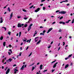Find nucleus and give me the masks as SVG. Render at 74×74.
<instances>
[{"label": "nucleus", "mask_w": 74, "mask_h": 74, "mask_svg": "<svg viewBox=\"0 0 74 74\" xmlns=\"http://www.w3.org/2000/svg\"><path fill=\"white\" fill-rule=\"evenodd\" d=\"M45 9H46V8H45V7H43V10H45Z\"/></svg>", "instance_id": "473e14b6"}, {"label": "nucleus", "mask_w": 74, "mask_h": 74, "mask_svg": "<svg viewBox=\"0 0 74 74\" xmlns=\"http://www.w3.org/2000/svg\"><path fill=\"white\" fill-rule=\"evenodd\" d=\"M11 61H12V58H9L6 60V62L8 63L9 62H11Z\"/></svg>", "instance_id": "f03ea898"}, {"label": "nucleus", "mask_w": 74, "mask_h": 74, "mask_svg": "<svg viewBox=\"0 0 74 74\" xmlns=\"http://www.w3.org/2000/svg\"><path fill=\"white\" fill-rule=\"evenodd\" d=\"M39 38V37H35V42H37V41H38V39H37V40H36V39H37V38Z\"/></svg>", "instance_id": "9d476101"}, {"label": "nucleus", "mask_w": 74, "mask_h": 74, "mask_svg": "<svg viewBox=\"0 0 74 74\" xmlns=\"http://www.w3.org/2000/svg\"><path fill=\"white\" fill-rule=\"evenodd\" d=\"M54 71H55V70H53V69L51 71L52 73H53Z\"/></svg>", "instance_id": "37998d69"}, {"label": "nucleus", "mask_w": 74, "mask_h": 74, "mask_svg": "<svg viewBox=\"0 0 74 74\" xmlns=\"http://www.w3.org/2000/svg\"><path fill=\"white\" fill-rule=\"evenodd\" d=\"M9 51H10L11 52V53H12V50H11V49H10L9 50Z\"/></svg>", "instance_id": "f704fd0d"}, {"label": "nucleus", "mask_w": 74, "mask_h": 74, "mask_svg": "<svg viewBox=\"0 0 74 74\" xmlns=\"http://www.w3.org/2000/svg\"><path fill=\"white\" fill-rule=\"evenodd\" d=\"M45 71H47V70H44V71H43V72H44V73H45Z\"/></svg>", "instance_id": "4d7b16f0"}, {"label": "nucleus", "mask_w": 74, "mask_h": 74, "mask_svg": "<svg viewBox=\"0 0 74 74\" xmlns=\"http://www.w3.org/2000/svg\"><path fill=\"white\" fill-rule=\"evenodd\" d=\"M9 47H10V48H12V46L11 45H9Z\"/></svg>", "instance_id": "58836bf2"}, {"label": "nucleus", "mask_w": 74, "mask_h": 74, "mask_svg": "<svg viewBox=\"0 0 74 74\" xmlns=\"http://www.w3.org/2000/svg\"><path fill=\"white\" fill-rule=\"evenodd\" d=\"M69 67V64H67L65 66V69H66L67 67Z\"/></svg>", "instance_id": "ddd939ff"}, {"label": "nucleus", "mask_w": 74, "mask_h": 74, "mask_svg": "<svg viewBox=\"0 0 74 74\" xmlns=\"http://www.w3.org/2000/svg\"><path fill=\"white\" fill-rule=\"evenodd\" d=\"M32 29L31 27H29L28 28V32H29V31H30V29Z\"/></svg>", "instance_id": "4468645a"}, {"label": "nucleus", "mask_w": 74, "mask_h": 74, "mask_svg": "<svg viewBox=\"0 0 74 74\" xmlns=\"http://www.w3.org/2000/svg\"><path fill=\"white\" fill-rule=\"evenodd\" d=\"M13 16V13H12L10 14V19H11V18H12V17Z\"/></svg>", "instance_id": "6e6552de"}, {"label": "nucleus", "mask_w": 74, "mask_h": 74, "mask_svg": "<svg viewBox=\"0 0 74 74\" xmlns=\"http://www.w3.org/2000/svg\"><path fill=\"white\" fill-rule=\"evenodd\" d=\"M58 63V62H56L53 65V68H55L56 67V64Z\"/></svg>", "instance_id": "20e7f679"}, {"label": "nucleus", "mask_w": 74, "mask_h": 74, "mask_svg": "<svg viewBox=\"0 0 74 74\" xmlns=\"http://www.w3.org/2000/svg\"><path fill=\"white\" fill-rule=\"evenodd\" d=\"M8 69V67H6V68L5 69V71H6V70Z\"/></svg>", "instance_id": "c03bdc74"}, {"label": "nucleus", "mask_w": 74, "mask_h": 74, "mask_svg": "<svg viewBox=\"0 0 74 74\" xmlns=\"http://www.w3.org/2000/svg\"><path fill=\"white\" fill-rule=\"evenodd\" d=\"M51 45H49V46L48 47V48H51Z\"/></svg>", "instance_id": "6e6d98bb"}, {"label": "nucleus", "mask_w": 74, "mask_h": 74, "mask_svg": "<svg viewBox=\"0 0 74 74\" xmlns=\"http://www.w3.org/2000/svg\"><path fill=\"white\" fill-rule=\"evenodd\" d=\"M24 19H25V20H26L27 19H28V17H25L23 18Z\"/></svg>", "instance_id": "a878e982"}, {"label": "nucleus", "mask_w": 74, "mask_h": 74, "mask_svg": "<svg viewBox=\"0 0 74 74\" xmlns=\"http://www.w3.org/2000/svg\"><path fill=\"white\" fill-rule=\"evenodd\" d=\"M34 34L35 35L37 34V31H35V32Z\"/></svg>", "instance_id": "72a5a7b5"}, {"label": "nucleus", "mask_w": 74, "mask_h": 74, "mask_svg": "<svg viewBox=\"0 0 74 74\" xmlns=\"http://www.w3.org/2000/svg\"><path fill=\"white\" fill-rule=\"evenodd\" d=\"M17 18L18 19H19V18H21V16H18Z\"/></svg>", "instance_id": "a18cd8bd"}, {"label": "nucleus", "mask_w": 74, "mask_h": 74, "mask_svg": "<svg viewBox=\"0 0 74 74\" xmlns=\"http://www.w3.org/2000/svg\"><path fill=\"white\" fill-rule=\"evenodd\" d=\"M34 63H33V64H31L30 65V66H33V65H34Z\"/></svg>", "instance_id": "e433bc0d"}, {"label": "nucleus", "mask_w": 74, "mask_h": 74, "mask_svg": "<svg viewBox=\"0 0 74 74\" xmlns=\"http://www.w3.org/2000/svg\"><path fill=\"white\" fill-rule=\"evenodd\" d=\"M18 35H19V33H18L16 35V36H18Z\"/></svg>", "instance_id": "69168bd1"}, {"label": "nucleus", "mask_w": 74, "mask_h": 74, "mask_svg": "<svg viewBox=\"0 0 74 74\" xmlns=\"http://www.w3.org/2000/svg\"><path fill=\"white\" fill-rule=\"evenodd\" d=\"M72 56V54H71V55H69V56H68V57L69 58H70V57H71V56Z\"/></svg>", "instance_id": "c85d7f7f"}, {"label": "nucleus", "mask_w": 74, "mask_h": 74, "mask_svg": "<svg viewBox=\"0 0 74 74\" xmlns=\"http://www.w3.org/2000/svg\"><path fill=\"white\" fill-rule=\"evenodd\" d=\"M18 71V69H14V74H16V72Z\"/></svg>", "instance_id": "0eeeda50"}, {"label": "nucleus", "mask_w": 74, "mask_h": 74, "mask_svg": "<svg viewBox=\"0 0 74 74\" xmlns=\"http://www.w3.org/2000/svg\"><path fill=\"white\" fill-rule=\"evenodd\" d=\"M30 41H31V39H29V43H30Z\"/></svg>", "instance_id": "13d9d810"}, {"label": "nucleus", "mask_w": 74, "mask_h": 74, "mask_svg": "<svg viewBox=\"0 0 74 74\" xmlns=\"http://www.w3.org/2000/svg\"><path fill=\"white\" fill-rule=\"evenodd\" d=\"M4 29H5V31H6V30H7V28H6V27H5Z\"/></svg>", "instance_id": "3c124183"}, {"label": "nucleus", "mask_w": 74, "mask_h": 74, "mask_svg": "<svg viewBox=\"0 0 74 74\" xmlns=\"http://www.w3.org/2000/svg\"><path fill=\"white\" fill-rule=\"evenodd\" d=\"M21 32H20L19 33V37H21Z\"/></svg>", "instance_id": "4be33fe9"}, {"label": "nucleus", "mask_w": 74, "mask_h": 74, "mask_svg": "<svg viewBox=\"0 0 74 74\" xmlns=\"http://www.w3.org/2000/svg\"><path fill=\"white\" fill-rule=\"evenodd\" d=\"M32 55V53H31L29 55V56H30Z\"/></svg>", "instance_id": "680f3d73"}, {"label": "nucleus", "mask_w": 74, "mask_h": 74, "mask_svg": "<svg viewBox=\"0 0 74 74\" xmlns=\"http://www.w3.org/2000/svg\"><path fill=\"white\" fill-rule=\"evenodd\" d=\"M32 26H33V24H31L30 25L29 27H32Z\"/></svg>", "instance_id": "b1692460"}, {"label": "nucleus", "mask_w": 74, "mask_h": 74, "mask_svg": "<svg viewBox=\"0 0 74 74\" xmlns=\"http://www.w3.org/2000/svg\"><path fill=\"white\" fill-rule=\"evenodd\" d=\"M3 39V36H1L0 38V40H2Z\"/></svg>", "instance_id": "6ab92c4d"}, {"label": "nucleus", "mask_w": 74, "mask_h": 74, "mask_svg": "<svg viewBox=\"0 0 74 74\" xmlns=\"http://www.w3.org/2000/svg\"><path fill=\"white\" fill-rule=\"evenodd\" d=\"M36 66H35V67H33L32 68V71H33V70H34V67H36Z\"/></svg>", "instance_id": "aec40b11"}, {"label": "nucleus", "mask_w": 74, "mask_h": 74, "mask_svg": "<svg viewBox=\"0 0 74 74\" xmlns=\"http://www.w3.org/2000/svg\"><path fill=\"white\" fill-rule=\"evenodd\" d=\"M10 69H8L6 72V74H8V73H9L10 72Z\"/></svg>", "instance_id": "7ed1b4c3"}, {"label": "nucleus", "mask_w": 74, "mask_h": 74, "mask_svg": "<svg viewBox=\"0 0 74 74\" xmlns=\"http://www.w3.org/2000/svg\"><path fill=\"white\" fill-rule=\"evenodd\" d=\"M60 10H57L56 11V13H57V12H59Z\"/></svg>", "instance_id": "a19ab883"}, {"label": "nucleus", "mask_w": 74, "mask_h": 74, "mask_svg": "<svg viewBox=\"0 0 74 74\" xmlns=\"http://www.w3.org/2000/svg\"><path fill=\"white\" fill-rule=\"evenodd\" d=\"M8 54H9V55H11V53L8 52Z\"/></svg>", "instance_id": "09e8293b"}, {"label": "nucleus", "mask_w": 74, "mask_h": 74, "mask_svg": "<svg viewBox=\"0 0 74 74\" xmlns=\"http://www.w3.org/2000/svg\"><path fill=\"white\" fill-rule=\"evenodd\" d=\"M63 16H62L60 18V19H63Z\"/></svg>", "instance_id": "7c9ffc66"}, {"label": "nucleus", "mask_w": 74, "mask_h": 74, "mask_svg": "<svg viewBox=\"0 0 74 74\" xmlns=\"http://www.w3.org/2000/svg\"><path fill=\"white\" fill-rule=\"evenodd\" d=\"M40 64V62H38V63L36 65H38Z\"/></svg>", "instance_id": "338daca9"}, {"label": "nucleus", "mask_w": 74, "mask_h": 74, "mask_svg": "<svg viewBox=\"0 0 74 74\" xmlns=\"http://www.w3.org/2000/svg\"><path fill=\"white\" fill-rule=\"evenodd\" d=\"M3 47H5V42H4L3 44Z\"/></svg>", "instance_id": "412c9836"}, {"label": "nucleus", "mask_w": 74, "mask_h": 74, "mask_svg": "<svg viewBox=\"0 0 74 74\" xmlns=\"http://www.w3.org/2000/svg\"><path fill=\"white\" fill-rule=\"evenodd\" d=\"M40 28H43V27H42V26H41L40 27Z\"/></svg>", "instance_id": "774afa93"}, {"label": "nucleus", "mask_w": 74, "mask_h": 74, "mask_svg": "<svg viewBox=\"0 0 74 74\" xmlns=\"http://www.w3.org/2000/svg\"><path fill=\"white\" fill-rule=\"evenodd\" d=\"M58 13H59V14H64L66 13V12L65 11H62L58 12Z\"/></svg>", "instance_id": "f257e3e1"}, {"label": "nucleus", "mask_w": 74, "mask_h": 74, "mask_svg": "<svg viewBox=\"0 0 74 74\" xmlns=\"http://www.w3.org/2000/svg\"><path fill=\"white\" fill-rule=\"evenodd\" d=\"M15 66H16V64H14V65H13V67H15Z\"/></svg>", "instance_id": "5fc2aeb1"}, {"label": "nucleus", "mask_w": 74, "mask_h": 74, "mask_svg": "<svg viewBox=\"0 0 74 74\" xmlns=\"http://www.w3.org/2000/svg\"><path fill=\"white\" fill-rule=\"evenodd\" d=\"M56 23V22H55V21L53 22L52 23V25H53V24H55V23Z\"/></svg>", "instance_id": "79ce46f5"}, {"label": "nucleus", "mask_w": 74, "mask_h": 74, "mask_svg": "<svg viewBox=\"0 0 74 74\" xmlns=\"http://www.w3.org/2000/svg\"><path fill=\"white\" fill-rule=\"evenodd\" d=\"M27 24H26L24 25L25 27H27Z\"/></svg>", "instance_id": "5701e85b"}, {"label": "nucleus", "mask_w": 74, "mask_h": 74, "mask_svg": "<svg viewBox=\"0 0 74 74\" xmlns=\"http://www.w3.org/2000/svg\"><path fill=\"white\" fill-rule=\"evenodd\" d=\"M73 63L71 62L70 64V66H73Z\"/></svg>", "instance_id": "c756f323"}, {"label": "nucleus", "mask_w": 74, "mask_h": 74, "mask_svg": "<svg viewBox=\"0 0 74 74\" xmlns=\"http://www.w3.org/2000/svg\"><path fill=\"white\" fill-rule=\"evenodd\" d=\"M8 11L9 12H10V11H11V10L9 7L8 8Z\"/></svg>", "instance_id": "2eb2a0df"}, {"label": "nucleus", "mask_w": 74, "mask_h": 74, "mask_svg": "<svg viewBox=\"0 0 74 74\" xmlns=\"http://www.w3.org/2000/svg\"><path fill=\"white\" fill-rule=\"evenodd\" d=\"M60 47H59L58 48V51H59V50H60Z\"/></svg>", "instance_id": "864d4df0"}, {"label": "nucleus", "mask_w": 74, "mask_h": 74, "mask_svg": "<svg viewBox=\"0 0 74 74\" xmlns=\"http://www.w3.org/2000/svg\"><path fill=\"white\" fill-rule=\"evenodd\" d=\"M30 23V21L29 20L28 22L26 23Z\"/></svg>", "instance_id": "603ef678"}, {"label": "nucleus", "mask_w": 74, "mask_h": 74, "mask_svg": "<svg viewBox=\"0 0 74 74\" xmlns=\"http://www.w3.org/2000/svg\"><path fill=\"white\" fill-rule=\"evenodd\" d=\"M23 11H24V12H26V10L25 9H23Z\"/></svg>", "instance_id": "ea45409f"}, {"label": "nucleus", "mask_w": 74, "mask_h": 74, "mask_svg": "<svg viewBox=\"0 0 74 74\" xmlns=\"http://www.w3.org/2000/svg\"><path fill=\"white\" fill-rule=\"evenodd\" d=\"M5 60H4V59H3L2 61V63H4V61Z\"/></svg>", "instance_id": "2f4dec72"}, {"label": "nucleus", "mask_w": 74, "mask_h": 74, "mask_svg": "<svg viewBox=\"0 0 74 74\" xmlns=\"http://www.w3.org/2000/svg\"><path fill=\"white\" fill-rule=\"evenodd\" d=\"M74 22V18L73 19V20L72 21L71 23H73Z\"/></svg>", "instance_id": "cd10ccee"}, {"label": "nucleus", "mask_w": 74, "mask_h": 74, "mask_svg": "<svg viewBox=\"0 0 74 74\" xmlns=\"http://www.w3.org/2000/svg\"><path fill=\"white\" fill-rule=\"evenodd\" d=\"M52 30V28H50L47 32V33H49V32H51V30Z\"/></svg>", "instance_id": "423d86ee"}, {"label": "nucleus", "mask_w": 74, "mask_h": 74, "mask_svg": "<svg viewBox=\"0 0 74 74\" xmlns=\"http://www.w3.org/2000/svg\"><path fill=\"white\" fill-rule=\"evenodd\" d=\"M28 48H29V47H27V48H26V50H27V49H28Z\"/></svg>", "instance_id": "bf43d9fd"}, {"label": "nucleus", "mask_w": 74, "mask_h": 74, "mask_svg": "<svg viewBox=\"0 0 74 74\" xmlns=\"http://www.w3.org/2000/svg\"><path fill=\"white\" fill-rule=\"evenodd\" d=\"M17 27H22V26H21V24H18Z\"/></svg>", "instance_id": "1a4fd4ad"}, {"label": "nucleus", "mask_w": 74, "mask_h": 74, "mask_svg": "<svg viewBox=\"0 0 74 74\" xmlns=\"http://www.w3.org/2000/svg\"><path fill=\"white\" fill-rule=\"evenodd\" d=\"M40 10V8H38L36 10H35V12H37L38 11H39V10Z\"/></svg>", "instance_id": "39448f33"}, {"label": "nucleus", "mask_w": 74, "mask_h": 74, "mask_svg": "<svg viewBox=\"0 0 74 74\" xmlns=\"http://www.w3.org/2000/svg\"><path fill=\"white\" fill-rule=\"evenodd\" d=\"M68 59H69V58L67 57V58H65V60H67Z\"/></svg>", "instance_id": "e2e57ef3"}, {"label": "nucleus", "mask_w": 74, "mask_h": 74, "mask_svg": "<svg viewBox=\"0 0 74 74\" xmlns=\"http://www.w3.org/2000/svg\"><path fill=\"white\" fill-rule=\"evenodd\" d=\"M34 7V5H32L29 8L30 9H31V8H33V7Z\"/></svg>", "instance_id": "bb28decb"}, {"label": "nucleus", "mask_w": 74, "mask_h": 74, "mask_svg": "<svg viewBox=\"0 0 74 74\" xmlns=\"http://www.w3.org/2000/svg\"><path fill=\"white\" fill-rule=\"evenodd\" d=\"M70 21H71V20H69L67 21H66V23H69Z\"/></svg>", "instance_id": "a211bd4d"}, {"label": "nucleus", "mask_w": 74, "mask_h": 74, "mask_svg": "<svg viewBox=\"0 0 74 74\" xmlns=\"http://www.w3.org/2000/svg\"><path fill=\"white\" fill-rule=\"evenodd\" d=\"M8 34H9V35H11V32H8Z\"/></svg>", "instance_id": "c9c22d12"}, {"label": "nucleus", "mask_w": 74, "mask_h": 74, "mask_svg": "<svg viewBox=\"0 0 74 74\" xmlns=\"http://www.w3.org/2000/svg\"><path fill=\"white\" fill-rule=\"evenodd\" d=\"M42 64H41L40 65V70H42Z\"/></svg>", "instance_id": "f8f14e48"}, {"label": "nucleus", "mask_w": 74, "mask_h": 74, "mask_svg": "<svg viewBox=\"0 0 74 74\" xmlns=\"http://www.w3.org/2000/svg\"><path fill=\"white\" fill-rule=\"evenodd\" d=\"M45 32H46V31L45 30H44L43 32V33H45Z\"/></svg>", "instance_id": "49530a36"}, {"label": "nucleus", "mask_w": 74, "mask_h": 74, "mask_svg": "<svg viewBox=\"0 0 74 74\" xmlns=\"http://www.w3.org/2000/svg\"><path fill=\"white\" fill-rule=\"evenodd\" d=\"M21 25V26H24V24H22Z\"/></svg>", "instance_id": "0e129e2a"}, {"label": "nucleus", "mask_w": 74, "mask_h": 74, "mask_svg": "<svg viewBox=\"0 0 74 74\" xmlns=\"http://www.w3.org/2000/svg\"><path fill=\"white\" fill-rule=\"evenodd\" d=\"M59 32H62V29H60L58 31Z\"/></svg>", "instance_id": "4c0bfd02"}, {"label": "nucleus", "mask_w": 74, "mask_h": 74, "mask_svg": "<svg viewBox=\"0 0 74 74\" xmlns=\"http://www.w3.org/2000/svg\"><path fill=\"white\" fill-rule=\"evenodd\" d=\"M24 65H23L22 67L21 68V70H23V69H24Z\"/></svg>", "instance_id": "dca6fc26"}, {"label": "nucleus", "mask_w": 74, "mask_h": 74, "mask_svg": "<svg viewBox=\"0 0 74 74\" xmlns=\"http://www.w3.org/2000/svg\"><path fill=\"white\" fill-rule=\"evenodd\" d=\"M3 20H1L0 21V23H3Z\"/></svg>", "instance_id": "393cba45"}, {"label": "nucleus", "mask_w": 74, "mask_h": 74, "mask_svg": "<svg viewBox=\"0 0 74 74\" xmlns=\"http://www.w3.org/2000/svg\"><path fill=\"white\" fill-rule=\"evenodd\" d=\"M40 42H41V40H40L39 41H38V42L36 43V45H37V44H40Z\"/></svg>", "instance_id": "f3484780"}, {"label": "nucleus", "mask_w": 74, "mask_h": 74, "mask_svg": "<svg viewBox=\"0 0 74 74\" xmlns=\"http://www.w3.org/2000/svg\"><path fill=\"white\" fill-rule=\"evenodd\" d=\"M64 45H65V42H63V46H64Z\"/></svg>", "instance_id": "de8ad7c7"}, {"label": "nucleus", "mask_w": 74, "mask_h": 74, "mask_svg": "<svg viewBox=\"0 0 74 74\" xmlns=\"http://www.w3.org/2000/svg\"><path fill=\"white\" fill-rule=\"evenodd\" d=\"M22 53L20 52V54H19V56H21V54Z\"/></svg>", "instance_id": "052dcab7"}, {"label": "nucleus", "mask_w": 74, "mask_h": 74, "mask_svg": "<svg viewBox=\"0 0 74 74\" xmlns=\"http://www.w3.org/2000/svg\"><path fill=\"white\" fill-rule=\"evenodd\" d=\"M59 23L60 24H62V23L63 25H64V24H65V22L63 21H61Z\"/></svg>", "instance_id": "9b49d317"}, {"label": "nucleus", "mask_w": 74, "mask_h": 74, "mask_svg": "<svg viewBox=\"0 0 74 74\" xmlns=\"http://www.w3.org/2000/svg\"><path fill=\"white\" fill-rule=\"evenodd\" d=\"M45 1V0H42L41 1V2H44V1Z\"/></svg>", "instance_id": "8fccbe9b"}]
</instances>
